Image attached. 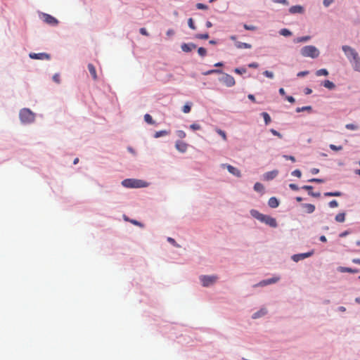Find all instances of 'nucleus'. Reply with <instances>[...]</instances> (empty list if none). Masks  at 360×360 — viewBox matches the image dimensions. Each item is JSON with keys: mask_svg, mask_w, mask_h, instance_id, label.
<instances>
[{"mask_svg": "<svg viewBox=\"0 0 360 360\" xmlns=\"http://www.w3.org/2000/svg\"><path fill=\"white\" fill-rule=\"evenodd\" d=\"M342 50L353 70L360 72V57L358 52L354 48L348 45L342 46Z\"/></svg>", "mask_w": 360, "mask_h": 360, "instance_id": "nucleus-1", "label": "nucleus"}, {"mask_svg": "<svg viewBox=\"0 0 360 360\" xmlns=\"http://www.w3.org/2000/svg\"><path fill=\"white\" fill-rule=\"evenodd\" d=\"M250 214L253 218L259 220L262 223L268 225L271 228L278 227V223L276 218L272 217L270 215L260 213L257 210L255 209L250 210Z\"/></svg>", "mask_w": 360, "mask_h": 360, "instance_id": "nucleus-2", "label": "nucleus"}, {"mask_svg": "<svg viewBox=\"0 0 360 360\" xmlns=\"http://www.w3.org/2000/svg\"><path fill=\"white\" fill-rule=\"evenodd\" d=\"M19 118L22 124H30L35 120V113L30 108H24L20 110Z\"/></svg>", "mask_w": 360, "mask_h": 360, "instance_id": "nucleus-3", "label": "nucleus"}, {"mask_svg": "<svg viewBox=\"0 0 360 360\" xmlns=\"http://www.w3.org/2000/svg\"><path fill=\"white\" fill-rule=\"evenodd\" d=\"M121 184L125 188H141L148 186V183L146 181L136 179H125L122 181Z\"/></svg>", "mask_w": 360, "mask_h": 360, "instance_id": "nucleus-4", "label": "nucleus"}, {"mask_svg": "<svg viewBox=\"0 0 360 360\" xmlns=\"http://www.w3.org/2000/svg\"><path fill=\"white\" fill-rule=\"evenodd\" d=\"M300 54L303 57H309L312 59H315L319 56L320 51L315 46L307 45V46H303L300 49Z\"/></svg>", "mask_w": 360, "mask_h": 360, "instance_id": "nucleus-5", "label": "nucleus"}, {"mask_svg": "<svg viewBox=\"0 0 360 360\" xmlns=\"http://www.w3.org/2000/svg\"><path fill=\"white\" fill-rule=\"evenodd\" d=\"M221 75L222 77L219 78L220 82H222L227 87H232L235 85L236 81L232 75L224 72Z\"/></svg>", "mask_w": 360, "mask_h": 360, "instance_id": "nucleus-6", "label": "nucleus"}, {"mask_svg": "<svg viewBox=\"0 0 360 360\" xmlns=\"http://www.w3.org/2000/svg\"><path fill=\"white\" fill-rule=\"evenodd\" d=\"M217 276L214 275H202L200 276V281L203 287H209L216 282Z\"/></svg>", "mask_w": 360, "mask_h": 360, "instance_id": "nucleus-7", "label": "nucleus"}, {"mask_svg": "<svg viewBox=\"0 0 360 360\" xmlns=\"http://www.w3.org/2000/svg\"><path fill=\"white\" fill-rule=\"evenodd\" d=\"M314 254V250L312 249L307 252L294 254L292 255L291 259L295 262H298L301 260L311 257Z\"/></svg>", "mask_w": 360, "mask_h": 360, "instance_id": "nucleus-8", "label": "nucleus"}, {"mask_svg": "<svg viewBox=\"0 0 360 360\" xmlns=\"http://www.w3.org/2000/svg\"><path fill=\"white\" fill-rule=\"evenodd\" d=\"M41 15L44 22H45L48 25L53 27L57 26L58 25V20L53 15L46 13H41Z\"/></svg>", "mask_w": 360, "mask_h": 360, "instance_id": "nucleus-9", "label": "nucleus"}, {"mask_svg": "<svg viewBox=\"0 0 360 360\" xmlns=\"http://www.w3.org/2000/svg\"><path fill=\"white\" fill-rule=\"evenodd\" d=\"M29 57L31 59L34 60H49L51 59V55L45 53V52H41V53H33L31 52L29 53Z\"/></svg>", "mask_w": 360, "mask_h": 360, "instance_id": "nucleus-10", "label": "nucleus"}, {"mask_svg": "<svg viewBox=\"0 0 360 360\" xmlns=\"http://www.w3.org/2000/svg\"><path fill=\"white\" fill-rule=\"evenodd\" d=\"M280 280L279 276H274L269 278L264 279L259 281L256 286L264 287L268 285L274 284Z\"/></svg>", "mask_w": 360, "mask_h": 360, "instance_id": "nucleus-11", "label": "nucleus"}, {"mask_svg": "<svg viewBox=\"0 0 360 360\" xmlns=\"http://www.w3.org/2000/svg\"><path fill=\"white\" fill-rule=\"evenodd\" d=\"M188 146V144L180 140H177L175 142L176 149L181 153H184L187 150Z\"/></svg>", "mask_w": 360, "mask_h": 360, "instance_id": "nucleus-12", "label": "nucleus"}, {"mask_svg": "<svg viewBox=\"0 0 360 360\" xmlns=\"http://www.w3.org/2000/svg\"><path fill=\"white\" fill-rule=\"evenodd\" d=\"M337 270L338 272H340V273L356 274V273L360 272V269H359L346 267V266H338Z\"/></svg>", "mask_w": 360, "mask_h": 360, "instance_id": "nucleus-13", "label": "nucleus"}, {"mask_svg": "<svg viewBox=\"0 0 360 360\" xmlns=\"http://www.w3.org/2000/svg\"><path fill=\"white\" fill-rule=\"evenodd\" d=\"M197 47L196 44L190 42V43H182L181 45V50L185 53H189L193 49Z\"/></svg>", "mask_w": 360, "mask_h": 360, "instance_id": "nucleus-14", "label": "nucleus"}, {"mask_svg": "<svg viewBox=\"0 0 360 360\" xmlns=\"http://www.w3.org/2000/svg\"><path fill=\"white\" fill-rule=\"evenodd\" d=\"M278 174V171L277 169H274L272 171L267 172L264 174V179L266 181H271L275 179Z\"/></svg>", "mask_w": 360, "mask_h": 360, "instance_id": "nucleus-15", "label": "nucleus"}, {"mask_svg": "<svg viewBox=\"0 0 360 360\" xmlns=\"http://www.w3.org/2000/svg\"><path fill=\"white\" fill-rule=\"evenodd\" d=\"M289 12L291 14H296V13L302 14L304 12V8L302 6H300V5L292 6L289 8Z\"/></svg>", "mask_w": 360, "mask_h": 360, "instance_id": "nucleus-16", "label": "nucleus"}, {"mask_svg": "<svg viewBox=\"0 0 360 360\" xmlns=\"http://www.w3.org/2000/svg\"><path fill=\"white\" fill-rule=\"evenodd\" d=\"M280 201L276 197H271L268 200V205L271 208H276L279 206Z\"/></svg>", "mask_w": 360, "mask_h": 360, "instance_id": "nucleus-17", "label": "nucleus"}, {"mask_svg": "<svg viewBox=\"0 0 360 360\" xmlns=\"http://www.w3.org/2000/svg\"><path fill=\"white\" fill-rule=\"evenodd\" d=\"M321 86L328 89V90H333L336 86L335 83L328 79H325L322 81L321 83Z\"/></svg>", "mask_w": 360, "mask_h": 360, "instance_id": "nucleus-18", "label": "nucleus"}, {"mask_svg": "<svg viewBox=\"0 0 360 360\" xmlns=\"http://www.w3.org/2000/svg\"><path fill=\"white\" fill-rule=\"evenodd\" d=\"M267 310L265 308H262L259 310L257 311L256 312L253 313L252 314V319H259L265 314H266Z\"/></svg>", "mask_w": 360, "mask_h": 360, "instance_id": "nucleus-19", "label": "nucleus"}, {"mask_svg": "<svg viewBox=\"0 0 360 360\" xmlns=\"http://www.w3.org/2000/svg\"><path fill=\"white\" fill-rule=\"evenodd\" d=\"M301 206L306 209V212L308 214L313 213L316 209L315 205L311 203H302Z\"/></svg>", "mask_w": 360, "mask_h": 360, "instance_id": "nucleus-20", "label": "nucleus"}, {"mask_svg": "<svg viewBox=\"0 0 360 360\" xmlns=\"http://www.w3.org/2000/svg\"><path fill=\"white\" fill-rule=\"evenodd\" d=\"M88 70L94 80L97 79V74L95 66L92 63H89L87 65Z\"/></svg>", "mask_w": 360, "mask_h": 360, "instance_id": "nucleus-21", "label": "nucleus"}, {"mask_svg": "<svg viewBox=\"0 0 360 360\" xmlns=\"http://www.w3.org/2000/svg\"><path fill=\"white\" fill-rule=\"evenodd\" d=\"M226 167H227V169L229 173L232 174L233 175H234L236 176H240V172L236 167H235L231 165H227Z\"/></svg>", "mask_w": 360, "mask_h": 360, "instance_id": "nucleus-22", "label": "nucleus"}, {"mask_svg": "<svg viewBox=\"0 0 360 360\" xmlns=\"http://www.w3.org/2000/svg\"><path fill=\"white\" fill-rule=\"evenodd\" d=\"M235 46L237 49H251L252 45L250 44L246 43V42H241L238 41H236V43L234 44Z\"/></svg>", "mask_w": 360, "mask_h": 360, "instance_id": "nucleus-23", "label": "nucleus"}, {"mask_svg": "<svg viewBox=\"0 0 360 360\" xmlns=\"http://www.w3.org/2000/svg\"><path fill=\"white\" fill-rule=\"evenodd\" d=\"M304 111L311 112L313 111V108L311 105H305L302 107H297L295 109L296 112H302Z\"/></svg>", "mask_w": 360, "mask_h": 360, "instance_id": "nucleus-24", "label": "nucleus"}, {"mask_svg": "<svg viewBox=\"0 0 360 360\" xmlns=\"http://www.w3.org/2000/svg\"><path fill=\"white\" fill-rule=\"evenodd\" d=\"M343 195V193L340 191H328L324 193V196L326 197H340Z\"/></svg>", "mask_w": 360, "mask_h": 360, "instance_id": "nucleus-25", "label": "nucleus"}, {"mask_svg": "<svg viewBox=\"0 0 360 360\" xmlns=\"http://www.w3.org/2000/svg\"><path fill=\"white\" fill-rule=\"evenodd\" d=\"M311 36H303L295 38L293 41L294 43H301V42H307L311 39Z\"/></svg>", "mask_w": 360, "mask_h": 360, "instance_id": "nucleus-26", "label": "nucleus"}, {"mask_svg": "<svg viewBox=\"0 0 360 360\" xmlns=\"http://www.w3.org/2000/svg\"><path fill=\"white\" fill-rule=\"evenodd\" d=\"M170 133V131L169 130H160V131H156L154 135H153V137L155 138V139H158L160 137H162L163 136H166V135H168Z\"/></svg>", "mask_w": 360, "mask_h": 360, "instance_id": "nucleus-27", "label": "nucleus"}, {"mask_svg": "<svg viewBox=\"0 0 360 360\" xmlns=\"http://www.w3.org/2000/svg\"><path fill=\"white\" fill-rule=\"evenodd\" d=\"M260 115L264 118V122L266 125H268L271 122V118L268 112H262Z\"/></svg>", "mask_w": 360, "mask_h": 360, "instance_id": "nucleus-28", "label": "nucleus"}, {"mask_svg": "<svg viewBox=\"0 0 360 360\" xmlns=\"http://www.w3.org/2000/svg\"><path fill=\"white\" fill-rule=\"evenodd\" d=\"M223 70L221 69H211L202 73L203 75H210L213 74H221Z\"/></svg>", "mask_w": 360, "mask_h": 360, "instance_id": "nucleus-29", "label": "nucleus"}, {"mask_svg": "<svg viewBox=\"0 0 360 360\" xmlns=\"http://www.w3.org/2000/svg\"><path fill=\"white\" fill-rule=\"evenodd\" d=\"M345 212H340V213H338L336 216H335V221H338V222H340V223H342L345 221Z\"/></svg>", "mask_w": 360, "mask_h": 360, "instance_id": "nucleus-30", "label": "nucleus"}, {"mask_svg": "<svg viewBox=\"0 0 360 360\" xmlns=\"http://www.w3.org/2000/svg\"><path fill=\"white\" fill-rule=\"evenodd\" d=\"M279 34L283 37H288L292 34V32L288 28H283L280 30Z\"/></svg>", "mask_w": 360, "mask_h": 360, "instance_id": "nucleus-31", "label": "nucleus"}, {"mask_svg": "<svg viewBox=\"0 0 360 360\" xmlns=\"http://www.w3.org/2000/svg\"><path fill=\"white\" fill-rule=\"evenodd\" d=\"M144 121L148 124L153 125L155 124V121H154L152 116L148 113L145 114Z\"/></svg>", "mask_w": 360, "mask_h": 360, "instance_id": "nucleus-32", "label": "nucleus"}, {"mask_svg": "<svg viewBox=\"0 0 360 360\" xmlns=\"http://www.w3.org/2000/svg\"><path fill=\"white\" fill-rule=\"evenodd\" d=\"M192 103L186 102L182 107V112L184 113H189L191 110Z\"/></svg>", "mask_w": 360, "mask_h": 360, "instance_id": "nucleus-33", "label": "nucleus"}, {"mask_svg": "<svg viewBox=\"0 0 360 360\" xmlns=\"http://www.w3.org/2000/svg\"><path fill=\"white\" fill-rule=\"evenodd\" d=\"M253 188L255 191L261 193L264 191V187L262 184L257 182L254 184Z\"/></svg>", "mask_w": 360, "mask_h": 360, "instance_id": "nucleus-34", "label": "nucleus"}, {"mask_svg": "<svg viewBox=\"0 0 360 360\" xmlns=\"http://www.w3.org/2000/svg\"><path fill=\"white\" fill-rule=\"evenodd\" d=\"M329 74L328 71L327 69L326 68H321V69H319L318 70H316V76H328Z\"/></svg>", "mask_w": 360, "mask_h": 360, "instance_id": "nucleus-35", "label": "nucleus"}, {"mask_svg": "<svg viewBox=\"0 0 360 360\" xmlns=\"http://www.w3.org/2000/svg\"><path fill=\"white\" fill-rule=\"evenodd\" d=\"M233 72L238 75H243L247 72V69L244 67H238L234 68Z\"/></svg>", "mask_w": 360, "mask_h": 360, "instance_id": "nucleus-36", "label": "nucleus"}, {"mask_svg": "<svg viewBox=\"0 0 360 360\" xmlns=\"http://www.w3.org/2000/svg\"><path fill=\"white\" fill-rule=\"evenodd\" d=\"M209 34L207 32L202 34H196L194 37L199 39H207L209 38Z\"/></svg>", "mask_w": 360, "mask_h": 360, "instance_id": "nucleus-37", "label": "nucleus"}, {"mask_svg": "<svg viewBox=\"0 0 360 360\" xmlns=\"http://www.w3.org/2000/svg\"><path fill=\"white\" fill-rule=\"evenodd\" d=\"M188 26L189 27L190 29H191L193 30H196V26H195L194 20L192 18H189L188 19Z\"/></svg>", "mask_w": 360, "mask_h": 360, "instance_id": "nucleus-38", "label": "nucleus"}, {"mask_svg": "<svg viewBox=\"0 0 360 360\" xmlns=\"http://www.w3.org/2000/svg\"><path fill=\"white\" fill-rule=\"evenodd\" d=\"M307 181L310 182V183L323 184L325 182V180L323 179H319V178H311V179L307 180Z\"/></svg>", "mask_w": 360, "mask_h": 360, "instance_id": "nucleus-39", "label": "nucleus"}, {"mask_svg": "<svg viewBox=\"0 0 360 360\" xmlns=\"http://www.w3.org/2000/svg\"><path fill=\"white\" fill-rule=\"evenodd\" d=\"M198 53L201 57H205L207 55V49L204 47H199L198 49Z\"/></svg>", "mask_w": 360, "mask_h": 360, "instance_id": "nucleus-40", "label": "nucleus"}, {"mask_svg": "<svg viewBox=\"0 0 360 360\" xmlns=\"http://www.w3.org/2000/svg\"><path fill=\"white\" fill-rule=\"evenodd\" d=\"M345 128L349 130H357L359 129V127L356 124L349 123L345 125Z\"/></svg>", "mask_w": 360, "mask_h": 360, "instance_id": "nucleus-41", "label": "nucleus"}, {"mask_svg": "<svg viewBox=\"0 0 360 360\" xmlns=\"http://www.w3.org/2000/svg\"><path fill=\"white\" fill-rule=\"evenodd\" d=\"M195 7L197 9H199V10H207L208 8V6L206 4H202V3H197L195 4Z\"/></svg>", "mask_w": 360, "mask_h": 360, "instance_id": "nucleus-42", "label": "nucleus"}, {"mask_svg": "<svg viewBox=\"0 0 360 360\" xmlns=\"http://www.w3.org/2000/svg\"><path fill=\"white\" fill-rule=\"evenodd\" d=\"M243 27L245 30L249 31H255L257 30V27L255 25L243 24Z\"/></svg>", "mask_w": 360, "mask_h": 360, "instance_id": "nucleus-43", "label": "nucleus"}, {"mask_svg": "<svg viewBox=\"0 0 360 360\" xmlns=\"http://www.w3.org/2000/svg\"><path fill=\"white\" fill-rule=\"evenodd\" d=\"M189 128L193 131L200 130L201 129V126L197 123H193L189 126Z\"/></svg>", "mask_w": 360, "mask_h": 360, "instance_id": "nucleus-44", "label": "nucleus"}, {"mask_svg": "<svg viewBox=\"0 0 360 360\" xmlns=\"http://www.w3.org/2000/svg\"><path fill=\"white\" fill-rule=\"evenodd\" d=\"M329 148H330V149H331L332 150H334V151H338V150H341L342 149V146H336L334 144H330Z\"/></svg>", "mask_w": 360, "mask_h": 360, "instance_id": "nucleus-45", "label": "nucleus"}, {"mask_svg": "<svg viewBox=\"0 0 360 360\" xmlns=\"http://www.w3.org/2000/svg\"><path fill=\"white\" fill-rule=\"evenodd\" d=\"M263 75L267 77V78H270V79H273L274 77V72H271V71H269V70H265L263 72Z\"/></svg>", "mask_w": 360, "mask_h": 360, "instance_id": "nucleus-46", "label": "nucleus"}, {"mask_svg": "<svg viewBox=\"0 0 360 360\" xmlns=\"http://www.w3.org/2000/svg\"><path fill=\"white\" fill-rule=\"evenodd\" d=\"M270 132L274 136H278L279 139H282L283 138V135L279 131H278L277 130H276L274 129H270Z\"/></svg>", "mask_w": 360, "mask_h": 360, "instance_id": "nucleus-47", "label": "nucleus"}, {"mask_svg": "<svg viewBox=\"0 0 360 360\" xmlns=\"http://www.w3.org/2000/svg\"><path fill=\"white\" fill-rule=\"evenodd\" d=\"M176 135L180 139H184L186 136V134L183 130H177L176 131Z\"/></svg>", "mask_w": 360, "mask_h": 360, "instance_id": "nucleus-48", "label": "nucleus"}, {"mask_svg": "<svg viewBox=\"0 0 360 360\" xmlns=\"http://www.w3.org/2000/svg\"><path fill=\"white\" fill-rule=\"evenodd\" d=\"M291 175L300 178L302 176V172L300 169H297L291 172Z\"/></svg>", "mask_w": 360, "mask_h": 360, "instance_id": "nucleus-49", "label": "nucleus"}, {"mask_svg": "<svg viewBox=\"0 0 360 360\" xmlns=\"http://www.w3.org/2000/svg\"><path fill=\"white\" fill-rule=\"evenodd\" d=\"M328 206L330 208H335L338 206V202L336 200H333L328 202Z\"/></svg>", "mask_w": 360, "mask_h": 360, "instance_id": "nucleus-50", "label": "nucleus"}, {"mask_svg": "<svg viewBox=\"0 0 360 360\" xmlns=\"http://www.w3.org/2000/svg\"><path fill=\"white\" fill-rule=\"evenodd\" d=\"M283 158L286 160H291L292 162H295V158L293 155H283Z\"/></svg>", "mask_w": 360, "mask_h": 360, "instance_id": "nucleus-51", "label": "nucleus"}, {"mask_svg": "<svg viewBox=\"0 0 360 360\" xmlns=\"http://www.w3.org/2000/svg\"><path fill=\"white\" fill-rule=\"evenodd\" d=\"M302 189L307 191L309 192H312L314 187L311 185H304L301 187Z\"/></svg>", "mask_w": 360, "mask_h": 360, "instance_id": "nucleus-52", "label": "nucleus"}, {"mask_svg": "<svg viewBox=\"0 0 360 360\" xmlns=\"http://www.w3.org/2000/svg\"><path fill=\"white\" fill-rule=\"evenodd\" d=\"M285 99L288 101L290 103H294L295 102V98L292 96H285Z\"/></svg>", "mask_w": 360, "mask_h": 360, "instance_id": "nucleus-53", "label": "nucleus"}, {"mask_svg": "<svg viewBox=\"0 0 360 360\" xmlns=\"http://www.w3.org/2000/svg\"><path fill=\"white\" fill-rule=\"evenodd\" d=\"M351 232H352V231H351L349 229L346 230V231H343V232L340 233L339 234V237H340V238L346 237V236H348L349 233H351Z\"/></svg>", "mask_w": 360, "mask_h": 360, "instance_id": "nucleus-54", "label": "nucleus"}, {"mask_svg": "<svg viewBox=\"0 0 360 360\" xmlns=\"http://www.w3.org/2000/svg\"><path fill=\"white\" fill-rule=\"evenodd\" d=\"M308 195L314 198H319L321 196L320 192H309Z\"/></svg>", "mask_w": 360, "mask_h": 360, "instance_id": "nucleus-55", "label": "nucleus"}, {"mask_svg": "<svg viewBox=\"0 0 360 360\" xmlns=\"http://www.w3.org/2000/svg\"><path fill=\"white\" fill-rule=\"evenodd\" d=\"M217 133L223 138L224 140L226 139V134L224 131L219 129Z\"/></svg>", "mask_w": 360, "mask_h": 360, "instance_id": "nucleus-56", "label": "nucleus"}, {"mask_svg": "<svg viewBox=\"0 0 360 360\" xmlns=\"http://www.w3.org/2000/svg\"><path fill=\"white\" fill-rule=\"evenodd\" d=\"M309 73V72L308 70L301 71L297 74V76L298 77H302L307 75Z\"/></svg>", "mask_w": 360, "mask_h": 360, "instance_id": "nucleus-57", "label": "nucleus"}, {"mask_svg": "<svg viewBox=\"0 0 360 360\" xmlns=\"http://www.w3.org/2000/svg\"><path fill=\"white\" fill-rule=\"evenodd\" d=\"M274 3L282 4L284 5H288L289 3L288 0H271Z\"/></svg>", "mask_w": 360, "mask_h": 360, "instance_id": "nucleus-58", "label": "nucleus"}, {"mask_svg": "<svg viewBox=\"0 0 360 360\" xmlns=\"http://www.w3.org/2000/svg\"><path fill=\"white\" fill-rule=\"evenodd\" d=\"M53 80L59 84L60 82V75L58 73H56L54 74V75L53 76Z\"/></svg>", "mask_w": 360, "mask_h": 360, "instance_id": "nucleus-59", "label": "nucleus"}, {"mask_svg": "<svg viewBox=\"0 0 360 360\" xmlns=\"http://www.w3.org/2000/svg\"><path fill=\"white\" fill-rule=\"evenodd\" d=\"M139 33L144 36H148V32L145 27H141L139 29Z\"/></svg>", "mask_w": 360, "mask_h": 360, "instance_id": "nucleus-60", "label": "nucleus"}, {"mask_svg": "<svg viewBox=\"0 0 360 360\" xmlns=\"http://www.w3.org/2000/svg\"><path fill=\"white\" fill-rule=\"evenodd\" d=\"M289 188L292 191H298L300 187L295 184H290Z\"/></svg>", "mask_w": 360, "mask_h": 360, "instance_id": "nucleus-61", "label": "nucleus"}, {"mask_svg": "<svg viewBox=\"0 0 360 360\" xmlns=\"http://www.w3.org/2000/svg\"><path fill=\"white\" fill-rule=\"evenodd\" d=\"M167 241L172 244L174 246H179L178 244L176 243V240L173 238H171V237H168L167 238Z\"/></svg>", "mask_w": 360, "mask_h": 360, "instance_id": "nucleus-62", "label": "nucleus"}, {"mask_svg": "<svg viewBox=\"0 0 360 360\" xmlns=\"http://www.w3.org/2000/svg\"><path fill=\"white\" fill-rule=\"evenodd\" d=\"M333 1L334 0H323V4L325 7H328Z\"/></svg>", "mask_w": 360, "mask_h": 360, "instance_id": "nucleus-63", "label": "nucleus"}, {"mask_svg": "<svg viewBox=\"0 0 360 360\" xmlns=\"http://www.w3.org/2000/svg\"><path fill=\"white\" fill-rule=\"evenodd\" d=\"M131 223L134 225H136V226H143V224L136 219H131Z\"/></svg>", "mask_w": 360, "mask_h": 360, "instance_id": "nucleus-64", "label": "nucleus"}]
</instances>
